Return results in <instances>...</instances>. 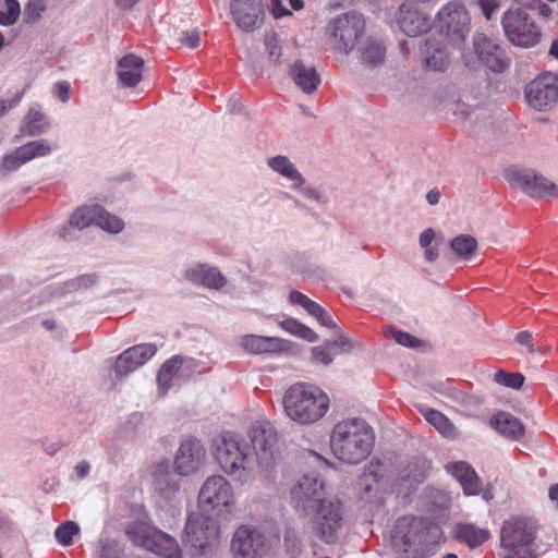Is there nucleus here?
<instances>
[{
	"label": "nucleus",
	"instance_id": "f257e3e1",
	"mask_svg": "<svg viewBox=\"0 0 558 558\" xmlns=\"http://www.w3.org/2000/svg\"><path fill=\"white\" fill-rule=\"evenodd\" d=\"M375 436L372 427L361 418L338 422L330 435L333 456L345 463L357 464L372 452Z\"/></svg>",
	"mask_w": 558,
	"mask_h": 558
},
{
	"label": "nucleus",
	"instance_id": "f03ea898",
	"mask_svg": "<svg viewBox=\"0 0 558 558\" xmlns=\"http://www.w3.org/2000/svg\"><path fill=\"white\" fill-rule=\"evenodd\" d=\"M286 415L296 424L310 425L322 420L329 410L327 393L316 385L296 383L282 399Z\"/></svg>",
	"mask_w": 558,
	"mask_h": 558
},
{
	"label": "nucleus",
	"instance_id": "7ed1b4c3",
	"mask_svg": "<svg viewBox=\"0 0 558 558\" xmlns=\"http://www.w3.org/2000/svg\"><path fill=\"white\" fill-rule=\"evenodd\" d=\"M541 527L538 521L529 515H512L505 520L500 530L502 558H536Z\"/></svg>",
	"mask_w": 558,
	"mask_h": 558
},
{
	"label": "nucleus",
	"instance_id": "20e7f679",
	"mask_svg": "<svg viewBox=\"0 0 558 558\" xmlns=\"http://www.w3.org/2000/svg\"><path fill=\"white\" fill-rule=\"evenodd\" d=\"M440 536L441 530L438 524L414 517L399 518L391 531L393 547L413 556L424 546L437 543Z\"/></svg>",
	"mask_w": 558,
	"mask_h": 558
},
{
	"label": "nucleus",
	"instance_id": "39448f33",
	"mask_svg": "<svg viewBox=\"0 0 558 558\" xmlns=\"http://www.w3.org/2000/svg\"><path fill=\"white\" fill-rule=\"evenodd\" d=\"M215 458L221 470L230 476L246 478L251 470L250 448L245 440L231 432L215 440Z\"/></svg>",
	"mask_w": 558,
	"mask_h": 558
},
{
	"label": "nucleus",
	"instance_id": "423d86ee",
	"mask_svg": "<svg viewBox=\"0 0 558 558\" xmlns=\"http://www.w3.org/2000/svg\"><path fill=\"white\" fill-rule=\"evenodd\" d=\"M311 513L312 533L324 543L337 542L344 522L342 502L336 498H326L311 509Z\"/></svg>",
	"mask_w": 558,
	"mask_h": 558
},
{
	"label": "nucleus",
	"instance_id": "0eeeda50",
	"mask_svg": "<svg viewBox=\"0 0 558 558\" xmlns=\"http://www.w3.org/2000/svg\"><path fill=\"white\" fill-rule=\"evenodd\" d=\"M125 533L135 545L159 556L165 558L182 557V550L173 537L145 522L129 523Z\"/></svg>",
	"mask_w": 558,
	"mask_h": 558
},
{
	"label": "nucleus",
	"instance_id": "6e6552de",
	"mask_svg": "<svg viewBox=\"0 0 558 558\" xmlns=\"http://www.w3.org/2000/svg\"><path fill=\"white\" fill-rule=\"evenodd\" d=\"M501 25L506 37L515 46L532 47L542 37L533 12L526 8L508 9L502 15Z\"/></svg>",
	"mask_w": 558,
	"mask_h": 558
},
{
	"label": "nucleus",
	"instance_id": "1a4fd4ad",
	"mask_svg": "<svg viewBox=\"0 0 558 558\" xmlns=\"http://www.w3.org/2000/svg\"><path fill=\"white\" fill-rule=\"evenodd\" d=\"M436 25L444 40L458 47L470 33L471 16L464 3L453 0L441 7L436 16Z\"/></svg>",
	"mask_w": 558,
	"mask_h": 558
},
{
	"label": "nucleus",
	"instance_id": "9d476101",
	"mask_svg": "<svg viewBox=\"0 0 558 558\" xmlns=\"http://www.w3.org/2000/svg\"><path fill=\"white\" fill-rule=\"evenodd\" d=\"M235 496L231 483L222 475H211L198 493V506L204 511L217 514L231 513L235 508Z\"/></svg>",
	"mask_w": 558,
	"mask_h": 558
},
{
	"label": "nucleus",
	"instance_id": "9b49d317",
	"mask_svg": "<svg viewBox=\"0 0 558 558\" xmlns=\"http://www.w3.org/2000/svg\"><path fill=\"white\" fill-rule=\"evenodd\" d=\"M219 526L217 522L204 513H194L189 517L185 525V546L190 547L192 555H206L218 539Z\"/></svg>",
	"mask_w": 558,
	"mask_h": 558
},
{
	"label": "nucleus",
	"instance_id": "f8f14e48",
	"mask_svg": "<svg viewBox=\"0 0 558 558\" xmlns=\"http://www.w3.org/2000/svg\"><path fill=\"white\" fill-rule=\"evenodd\" d=\"M365 29V21L356 11L345 12L329 23L330 39L337 51L349 53Z\"/></svg>",
	"mask_w": 558,
	"mask_h": 558
},
{
	"label": "nucleus",
	"instance_id": "ddd939ff",
	"mask_svg": "<svg viewBox=\"0 0 558 558\" xmlns=\"http://www.w3.org/2000/svg\"><path fill=\"white\" fill-rule=\"evenodd\" d=\"M247 436L260 468L265 470L271 468L277 445V430L275 426L266 420L255 421L250 426Z\"/></svg>",
	"mask_w": 558,
	"mask_h": 558
},
{
	"label": "nucleus",
	"instance_id": "4468645a",
	"mask_svg": "<svg viewBox=\"0 0 558 558\" xmlns=\"http://www.w3.org/2000/svg\"><path fill=\"white\" fill-rule=\"evenodd\" d=\"M506 179L512 186L522 190L532 197H558V185L531 169H509Z\"/></svg>",
	"mask_w": 558,
	"mask_h": 558
},
{
	"label": "nucleus",
	"instance_id": "2eb2a0df",
	"mask_svg": "<svg viewBox=\"0 0 558 558\" xmlns=\"http://www.w3.org/2000/svg\"><path fill=\"white\" fill-rule=\"evenodd\" d=\"M527 105L537 111H546L558 101V77L551 73L537 76L524 88Z\"/></svg>",
	"mask_w": 558,
	"mask_h": 558
},
{
	"label": "nucleus",
	"instance_id": "dca6fc26",
	"mask_svg": "<svg viewBox=\"0 0 558 558\" xmlns=\"http://www.w3.org/2000/svg\"><path fill=\"white\" fill-rule=\"evenodd\" d=\"M269 548L270 543L265 533L247 525L240 526L231 541V549L235 558L262 557Z\"/></svg>",
	"mask_w": 558,
	"mask_h": 558
},
{
	"label": "nucleus",
	"instance_id": "f3484780",
	"mask_svg": "<svg viewBox=\"0 0 558 558\" xmlns=\"http://www.w3.org/2000/svg\"><path fill=\"white\" fill-rule=\"evenodd\" d=\"M324 499V483L315 473L303 475L291 489L293 507L305 515Z\"/></svg>",
	"mask_w": 558,
	"mask_h": 558
},
{
	"label": "nucleus",
	"instance_id": "a211bd4d",
	"mask_svg": "<svg viewBox=\"0 0 558 558\" xmlns=\"http://www.w3.org/2000/svg\"><path fill=\"white\" fill-rule=\"evenodd\" d=\"M230 13L239 29L245 33H253L264 24L263 0H231Z\"/></svg>",
	"mask_w": 558,
	"mask_h": 558
},
{
	"label": "nucleus",
	"instance_id": "6ab92c4d",
	"mask_svg": "<svg viewBox=\"0 0 558 558\" xmlns=\"http://www.w3.org/2000/svg\"><path fill=\"white\" fill-rule=\"evenodd\" d=\"M206 458V449L202 442L190 437L183 440L179 447L174 459L175 472L182 476H187L202 466Z\"/></svg>",
	"mask_w": 558,
	"mask_h": 558
},
{
	"label": "nucleus",
	"instance_id": "aec40b11",
	"mask_svg": "<svg viewBox=\"0 0 558 558\" xmlns=\"http://www.w3.org/2000/svg\"><path fill=\"white\" fill-rule=\"evenodd\" d=\"M157 352L153 343H142L129 348L116 361L114 372L119 377L126 376L137 367L145 364Z\"/></svg>",
	"mask_w": 558,
	"mask_h": 558
},
{
	"label": "nucleus",
	"instance_id": "412c9836",
	"mask_svg": "<svg viewBox=\"0 0 558 558\" xmlns=\"http://www.w3.org/2000/svg\"><path fill=\"white\" fill-rule=\"evenodd\" d=\"M396 21L400 29L411 37L422 35L430 28L429 16L412 4H401Z\"/></svg>",
	"mask_w": 558,
	"mask_h": 558
},
{
	"label": "nucleus",
	"instance_id": "4be33fe9",
	"mask_svg": "<svg viewBox=\"0 0 558 558\" xmlns=\"http://www.w3.org/2000/svg\"><path fill=\"white\" fill-rule=\"evenodd\" d=\"M473 46L478 59L492 71L500 73L507 68L504 50L486 35L474 36Z\"/></svg>",
	"mask_w": 558,
	"mask_h": 558
},
{
	"label": "nucleus",
	"instance_id": "5701e85b",
	"mask_svg": "<svg viewBox=\"0 0 558 558\" xmlns=\"http://www.w3.org/2000/svg\"><path fill=\"white\" fill-rule=\"evenodd\" d=\"M118 77L125 87H135L142 80L144 60L133 53L125 54L118 63Z\"/></svg>",
	"mask_w": 558,
	"mask_h": 558
},
{
	"label": "nucleus",
	"instance_id": "b1692460",
	"mask_svg": "<svg viewBox=\"0 0 558 558\" xmlns=\"http://www.w3.org/2000/svg\"><path fill=\"white\" fill-rule=\"evenodd\" d=\"M289 75L305 94H313L320 83L319 74L315 68L306 66L302 61H295L290 66Z\"/></svg>",
	"mask_w": 558,
	"mask_h": 558
},
{
	"label": "nucleus",
	"instance_id": "393cba45",
	"mask_svg": "<svg viewBox=\"0 0 558 558\" xmlns=\"http://www.w3.org/2000/svg\"><path fill=\"white\" fill-rule=\"evenodd\" d=\"M447 41L440 44L435 38L425 41L423 53L426 65L435 71H444L449 65V52Z\"/></svg>",
	"mask_w": 558,
	"mask_h": 558
},
{
	"label": "nucleus",
	"instance_id": "a878e982",
	"mask_svg": "<svg viewBox=\"0 0 558 558\" xmlns=\"http://www.w3.org/2000/svg\"><path fill=\"white\" fill-rule=\"evenodd\" d=\"M490 536L487 529L478 527L472 523H457L452 531V537L466 544L470 548L481 546Z\"/></svg>",
	"mask_w": 558,
	"mask_h": 558
},
{
	"label": "nucleus",
	"instance_id": "bb28decb",
	"mask_svg": "<svg viewBox=\"0 0 558 558\" xmlns=\"http://www.w3.org/2000/svg\"><path fill=\"white\" fill-rule=\"evenodd\" d=\"M490 425L502 436L520 439L524 435V425L508 412H499L490 418Z\"/></svg>",
	"mask_w": 558,
	"mask_h": 558
},
{
	"label": "nucleus",
	"instance_id": "cd10ccee",
	"mask_svg": "<svg viewBox=\"0 0 558 558\" xmlns=\"http://www.w3.org/2000/svg\"><path fill=\"white\" fill-rule=\"evenodd\" d=\"M185 277L192 282H199L211 289H220L226 284V278L221 272L217 268L206 265H198L186 270Z\"/></svg>",
	"mask_w": 558,
	"mask_h": 558
},
{
	"label": "nucleus",
	"instance_id": "c85d7f7f",
	"mask_svg": "<svg viewBox=\"0 0 558 558\" xmlns=\"http://www.w3.org/2000/svg\"><path fill=\"white\" fill-rule=\"evenodd\" d=\"M289 300L292 304L301 305L306 312L315 317L317 322L327 328H336L337 324L332 317L316 302L308 299L305 294L299 291H292L289 295Z\"/></svg>",
	"mask_w": 558,
	"mask_h": 558
},
{
	"label": "nucleus",
	"instance_id": "c756f323",
	"mask_svg": "<svg viewBox=\"0 0 558 558\" xmlns=\"http://www.w3.org/2000/svg\"><path fill=\"white\" fill-rule=\"evenodd\" d=\"M283 341L276 337L246 335L241 340L243 349L250 353L262 354L281 350Z\"/></svg>",
	"mask_w": 558,
	"mask_h": 558
},
{
	"label": "nucleus",
	"instance_id": "7c9ffc66",
	"mask_svg": "<svg viewBox=\"0 0 558 558\" xmlns=\"http://www.w3.org/2000/svg\"><path fill=\"white\" fill-rule=\"evenodd\" d=\"M386 47L381 41L368 38L361 48L362 61L368 65H379L385 61Z\"/></svg>",
	"mask_w": 558,
	"mask_h": 558
},
{
	"label": "nucleus",
	"instance_id": "2f4dec72",
	"mask_svg": "<svg viewBox=\"0 0 558 558\" xmlns=\"http://www.w3.org/2000/svg\"><path fill=\"white\" fill-rule=\"evenodd\" d=\"M49 126L50 123L39 110L31 109L24 119L21 132L29 136H37L45 133Z\"/></svg>",
	"mask_w": 558,
	"mask_h": 558
},
{
	"label": "nucleus",
	"instance_id": "473e14b6",
	"mask_svg": "<svg viewBox=\"0 0 558 558\" xmlns=\"http://www.w3.org/2000/svg\"><path fill=\"white\" fill-rule=\"evenodd\" d=\"M153 476L156 489L160 494L168 495L175 490L177 486L171 476L170 464L168 461L155 465L153 470Z\"/></svg>",
	"mask_w": 558,
	"mask_h": 558
},
{
	"label": "nucleus",
	"instance_id": "72a5a7b5",
	"mask_svg": "<svg viewBox=\"0 0 558 558\" xmlns=\"http://www.w3.org/2000/svg\"><path fill=\"white\" fill-rule=\"evenodd\" d=\"M269 167L281 175L296 182L295 186L300 187L304 183V178L294 168L293 163L286 156H276L268 159Z\"/></svg>",
	"mask_w": 558,
	"mask_h": 558
},
{
	"label": "nucleus",
	"instance_id": "f704fd0d",
	"mask_svg": "<svg viewBox=\"0 0 558 558\" xmlns=\"http://www.w3.org/2000/svg\"><path fill=\"white\" fill-rule=\"evenodd\" d=\"M425 420L432 424L442 436L447 438H454L457 430L449 418L441 412L428 409L423 412Z\"/></svg>",
	"mask_w": 558,
	"mask_h": 558
},
{
	"label": "nucleus",
	"instance_id": "c9c22d12",
	"mask_svg": "<svg viewBox=\"0 0 558 558\" xmlns=\"http://www.w3.org/2000/svg\"><path fill=\"white\" fill-rule=\"evenodd\" d=\"M428 463L425 460H414L409 462L401 471V480L409 482L410 486L422 483L426 477Z\"/></svg>",
	"mask_w": 558,
	"mask_h": 558
},
{
	"label": "nucleus",
	"instance_id": "e433bc0d",
	"mask_svg": "<svg viewBox=\"0 0 558 558\" xmlns=\"http://www.w3.org/2000/svg\"><path fill=\"white\" fill-rule=\"evenodd\" d=\"M100 206H82L77 208L71 216V225L78 229H85L92 223L96 225Z\"/></svg>",
	"mask_w": 558,
	"mask_h": 558
},
{
	"label": "nucleus",
	"instance_id": "4c0bfd02",
	"mask_svg": "<svg viewBox=\"0 0 558 558\" xmlns=\"http://www.w3.org/2000/svg\"><path fill=\"white\" fill-rule=\"evenodd\" d=\"M451 250L461 258L469 259L477 248V241L469 234H461L450 242Z\"/></svg>",
	"mask_w": 558,
	"mask_h": 558
},
{
	"label": "nucleus",
	"instance_id": "58836bf2",
	"mask_svg": "<svg viewBox=\"0 0 558 558\" xmlns=\"http://www.w3.org/2000/svg\"><path fill=\"white\" fill-rule=\"evenodd\" d=\"M280 326L289 333L302 338L306 341L314 342L318 339V336L314 330L294 318H288L280 322Z\"/></svg>",
	"mask_w": 558,
	"mask_h": 558
},
{
	"label": "nucleus",
	"instance_id": "ea45409f",
	"mask_svg": "<svg viewBox=\"0 0 558 558\" xmlns=\"http://www.w3.org/2000/svg\"><path fill=\"white\" fill-rule=\"evenodd\" d=\"M50 151L51 147L46 140L29 142L19 147V153L23 155V159L26 160V162L36 157L47 156Z\"/></svg>",
	"mask_w": 558,
	"mask_h": 558
},
{
	"label": "nucleus",
	"instance_id": "a19ab883",
	"mask_svg": "<svg viewBox=\"0 0 558 558\" xmlns=\"http://www.w3.org/2000/svg\"><path fill=\"white\" fill-rule=\"evenodd\" d=\"M181 365L182 359L179 356H173L165 362L158 372V384L165 389H168L172 377L178 373Z\"/></svg>",
	"mask_w": 558,
	"mask_h": 558
},
{
	"label": "nucleus",
	"instance_id": "79ce46f5",
	"mask_svg": "<svg viewBox=\"0 0 558 558\" xmlns=\"http://www.w3.org/2000/svg\"><path fill=\"white\" fill-rule=\"evenodd\" d=\"M96 225L111 233H119L124 228V222L122 219L114 215L109 214L101 206L96 220Z\"/></svg>",
	"mask_w": 558,
	"mask_h": 558
},
{
	"label": "nucleus",
	"instance_id": "37998d69",
	"mask_svg": "<svg viewBox=\"0 0 558 558\" xmlns=\"http://www.w3.org/2000/svg\"><path fill=\"white\" fill-rule=\"evenodd\" d=\"M21 14L17 0H4V10H0V25L10 26L16 23Z\"/></svg>",
	"mask_w": 558,
	"mask_h": 558
},
{
	"label": "nucleus",
	"instance_id": "c03bdc74",
	"mask_svg": "<svg viewBox=\"0 0 558 558\" xmlns=\"http://www.w3.org/2000/svg\"><path fill=\"white\" fill-rule=\"evenodd\" d=\"M383 332L386 338H392L397 343L404 347L416 348L420 344V340L414 336L401 331L392 326L385 327Z\"/></svg>",
	"mask_w": 558,
	"mask_h": 558
},
{
	"label": "nucleus",
	"instance_id": "a18cd8bd",
	"mask_svg": "<svg viewBox=\"0 0 558 558\" xmlns=\"http://www.w3.org/2000/svg\"><path fill=\"white\" fill-rule=\"evenodd\" d=\"M524 379L521 373H508L502 369L498 371L494 376V380L497 384L512 389H520L524 384Z\"/></svg>",
	"mask_w": 558,
	"mask_h": 558
},
{
	"label": "nucleus",
	"instance_id": "49530a36",
	"mask_svg": "<svg viewBox=\"0 0 558 558\" xmlns=\"http://www.w3.org/2000/svg\"><path fill=\"white\" fill-rule=\"evenodd\" d=\"M80 531L78 525L73 521H66L62 523L56 530V538L57 541L63 545L69 546L72 544L73 536L76 535Z\"/></svg>",
	"mask_w": 558,
	"mask_h": 558
},
{
	"label": "nucleus",
	"instance_id": "de8ad7c7",
	"mask_svg": "<svg viewBox=\"0 0 558 558\" xmlns=\"http://www.w3.org/2000/svg\"><path fill=\"white\" fill-rule=\"evenodd\" d=\"M26 163L23 159V155L19 153V147L9 155H5L0 162V174L5 175L7 173L19 169L22 165Z\"/></svg>",
	"mask_w": 558,
	"mask_h": 558
},
{
	"label": "nucleus",
	"instance_id": "09e8293b",
	"mask_svg": "<svg viewBox=\"0 0 558 558\" xmlns=\"http://www.w3.org/2000/svg\"><path fill=\"white\" fill-rule=\"evenodd\" d=\"M46 10L44 0H28L24 8V21L27 24L36 23L41 13Z\"/></svg>",
	"mask_w": 558,
	"mask_h": 558
},
{
	"label": "nucleus",
	"instance_id": "8fccbe9b",
	"mask_svg": "<svg viewBox=\"0 0 558 558\" xmlns=\"http://www.w3.org/2000/svg\"><path fill=\"white\" fill-rule=\"evenodd\" d=\"M264 43L269 61L275 64L280 63L281 47L277 34L274 32L266 34Z\"/></svg>",
	"mask_w": 558,
	"mask_h": 558
},
{
	"label": "nucleus",
	"instance_id": "3c124183",
	"mask_svg": "<svg viewBox=\"0 0 558 558\" xmlns=\"http://www.w3.org/2000/svg\"><path fill=\"white\" fill-rule=\"evenodd\" d=\"M97 281V277L94 274L80 276L66 283L69 291L87 289L94 286Z\"/></svg>",
	"mask_w": 558,
	"mask_h": 558
},
{
	"label": "nucleus",
	"instance_id": "603ef678",
	"mask_svg": "<svg viewBox=\"0 0 558 558\" xmlns=\"http://www.w3.org/2000/svg\"><path fill=\"white\" fill-rule=\"evenodd\" d=\"M460 484L466 495H476L480 490V478L474 470L472 475L465 476Z\"/></svg>",
	"mask_w": 558,
	"mask_h": 558
},
{
	"label": "nucleus",
	"instance_id": "864d4df0",
	"mask_svg": "<svg viewBox=\"0 0 558 558\" xmlns=\"http://www.w3.org/2000/svg\"><path fill=\"white\" fill-rule=\"evenodd\" d=\"M312 357L315 362H319L325 365H328L332 362L329 347L326 343L319 347H314L312 349Z\"/></svg>",
	"mask_w": 558,
	"mask_h": 558
},
{
	"label": "nucleus",
	"instance_id": "5fc2aeb1",
	"mask_svg": "<svg viewBox=\"0 0 558 558\" xmlns=\"http://www.w3.org/2000/svg\"><path fill=\"white\" fill-rule=\"evenodd\" d=\"M476 4L481 8L485 19L492 20L493 13L500 8L501 0H475Z\"/></svg>",
	"mask_w": 558,
	"mask_h": 558
},
{
	"label": "nucleus",
	"instance_id": "6e6d98bb",
	"mask_svg": "<svg viewBox=\"0 0 558 558\" xmlns=\"http://www.w3.org/2000/svg\"><path fill=\"white\" fill-rule=\"evenodd\" d=\"M121 549L114 542H106L101 545L99 558H120Z\"/></svg>",
	"mask_w": 558,
	"mask_h": 558
},
{
	"label": "nucleus",
	"instance_id": "4d7b16f0",
	"mask_svg": "<svg viewBox=\"0 0 558 558\" xmlns=\"http://www.w3.org/2000/svg\"><path fill=\"white\" fill-rule=\"evenodd\" d=\"M451 472H452V475L461 483L463 481V478L468 475H472V468L461 461V462H457L454 463L451 468H450Z\"/></svg>",
	"mask_w": 558,
	"mask_h": 558
},
{
	"label": "nucleus",
	"instance_id": "13d9d810",
	"mask_svg": "<svg viewBox=\"0 0 558 558\" xmlns=\"http://www.w3.org/2000/svg\"><path fill=\"white\" fill-rule=\"evenodd\" d=\"M326 344L330 348L339 349L340 352H349L352 350L351 341L342 333L332 341H327Z\"/></svg>",
	"mask_w": 558,
	"mask_h": 558
},
{
	"label": "nucleus",
	"instance_id": "bf43d9fd",
	"mask_svg": "<svg viewBox=\"0 0 558 558\" xmlns=\"http://www.w3.org/2000/svg\"><path fill=\"white\" fill-rule=\"evenodd\" d=\"M70 84L66 81H60L54 84L53 94L62 101L70 99Z\"/></svg>",
	"mask_w": 558,
	"mask_h": 558
},
{
	"label": "nucleus",
	"instance_id": "052dcab7",
	"mask_svg": "<svg viewBox=\"0 0 558 558\" xmlns=\"http://www.w3.org/2000/svg\"><path fill=\"white\" fill-rule=\"evenodd\" d=\"M180 40L183 45L187 46L189 48H197L201 41L199 33L196 29H193L191 32H184Z\"/></svg>",
	"mask_w": 558,
	"mask_h": 558
},
{
	"label": "nucleus",
	"instance_id": "680f3d73",
	"mask_svg": "<svg viewBox=\"0 0 558 558\" xmlns=\"http://www.w3.org/2000/svg\"><path fill=\"white\" fill-rule=\"evenodd\" d=\"M515 341L527 348L529 353L533 354L538 351L533 344V335L530 331H521L515 336Z\"/></svg>",
	"mask_w": 558,
	"mask_h": 558
},
{
	"label": "nucleus",
	"instance_id": "e2e57ef3",
	"mask_svg": "<svg viewBox=\"0 0 558 558\" xmlns=\"http://www.w3.org/2000/svg\"><path fill=\"white\" fill-rule=\"evenodd\" d=\"M271 1V13L276 19H279L283 15H290L291 12L286 9L282 4V0H270Z\"/></svg>",
	"mask_w": 558,
	"mask_h": 558
},
{
	"label": "nucleus",
	"instance_id": "0e129e2a",
	"mask_svg": "<svg viewBox=\"0 0 558 558\" xmlns=\"http://www.w3.org/2000/svg\"><path fill=\"white\" fill-rule=\"evenodd\" d=\"M435 238V232L433 229L428 228L424 230L420 235V245L422 247L430 246V243L433 242Z\"/></svg>",
	"mask_w": 558,
	"mask_h": 558
},
{
	"label": "nucleus",
	"instance_id": "69168bd1",
	"mask_svg": "<svg viewBox=\"0 0 558 558\" xmlns=\"http://www.w3.org/2000/svg\"><path fill=\"white\" fill-rule=\"evenodd\" d=\"M89 470H90L89 463L86 462V461H81L75 466V471H76V474H77L78 478L86 477L88 475V473H89Z\"/></svg>",
	"mask_w": 558,
	"mask_h": 558
},
{
	"label": "nucleus",
	"instance_id": "338daca9",
	"mask_svg": "<svg viewBox=\"0 0 558 558\" xmlns=\"http://www.w3.org/2000/svg\"><path fill=\"white\" fill-rule=\"evenodd\" d=\"M425 248V252H424V256L426 258L427 262H435L438 256H439V250L437 246H427V247H424Z\"/></svg>",
	"mask_w": 558,
	"mask_h": 558
},
{
	"label": "nucleus",
	"instance_id": "774afa93",
	"mask_svg": "<svg viewBox=\"0 0 558 558\" xmlns=\"http://www.w3.org/2000/svg\"><path fill=\"white\" fill-rule=\"evenodd\" d=\"M426 199L427 202L430 204V205H436L438 204L439 199H440V193L438 190L436 189H433L430 190L427 195H426Z\"/></svg>",
	"mask_w": 558,
	"mask_h": 558
}]
</instances>
